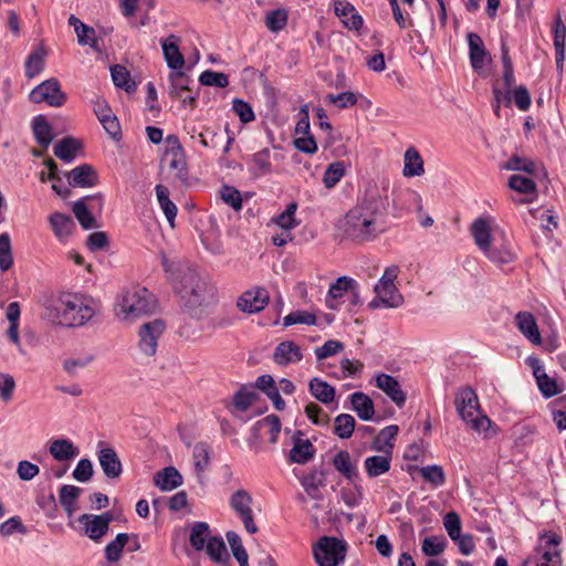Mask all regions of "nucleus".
Instances as JSON below:
<instances>
[{"label": "nucleus", "mask_w": 566, "mask_h": 566, "mask_svg": "<svg viewBox=\"0 0 566 566\" xmlns=\"http://www.w3.org/2000/svg\"><path fill=\"white\" fill-rule=\"evenodd\" d=\"M303 358L301 348L292 340L281 342L274 349L273 359L277 365L286 366Z\"/></svg>", "instance_id": "nucleus-24"}, {"label": "nucleus", "mask_w": 566, "mask_h": 566, "mask_svg": "<svg viewBox=\"0 0 566 566\" xmlns=\"http://www.w3.org/2000/svg\"><path fill=\"white\" fill-rule=\"evenodd\" d=\"M264 427L269 428V432L271 436L270 442L276 443L279 433L281 431L280 418L276 415H269L265 418L256 421L251 428L252 434L255 439L260 438V432H261L262 428H264Z\"/></svg>", "instance_id": "nucleus-38"}, {"label": "nucleus", "mask_w": 566, "mask_h": 566, "mask_svg": "<svg viewBox=\"0 0 566 566\" xmlns=\"http://www.w3.org/2000/svg\"><path fill=\"white\" fill-rule=\"evenodd\" d=\"M308 390L312 396L325 405L334 400L336 392L334 387L317 377L311 379Z\"/></svg>", "instance_id": "nucleus-41"}, {"label": "nucleus", "mask_w": 566, "mask_h": 566, "mask_svg": "<svg viewBox=\"0 0 566 566\" xmlns=\"http://www.w3.org/2000/svg\"><path fill=\"white\" fill-rule=\"evenodd\" d=\"M552 416L557 429L566 430V395L552 402Z\"/></svg>", "instance_id": "nucleus-59"}, {"label": "nucleus", "mask_w": 566, "mask_h": 566, "mask_svg": "<svg viewBox=\"0 0 566 566\" xmlns=\"http://www.w3.org/2000/svg\"><path fill=\"white\" fill-rule=\"evenodd\" d=\"M206 553L213 562L218 564H222L229 560V554L222 537L210 536L206 545Z\"/></svg>", "instance_id": "nucleus-43"}, {"label": "nucleus", "mask_w": 566, "mask_h": 566, "mask_svg": "<svg viewBox=\"0 0 566 566\" xmlns=\"http://www.w3.org/2000/svg\"><path fill=\"white\" fill-rule=\"evenodd\" d=\"M165 329L166 323L160 318L144 323L139 327L138 332V347L140 352L147 356L155 355L157 350V342L164 334Z\"/></svg>", "instance_id": "nucleus-12"}, {"label": "nucleus", "mask_w": 566, "mask_h": 566, "mask_svg": "<svg viewBox=\"0 0 566 566\" xmlns=\"http://www.w3.org/2000/svg\"><path fill=\"white\" fill-rule=\"evenodd\" d=\"M178 41L179 38L171 34L168 39L161 42L163 53L167 65L174 71L182 70L185 66V59L180 53Z\"/></svg>", "instance_id": "nucleus-25"}, {"label": "nucleus", "mask_w": 566, "mask_h": 566, "mask_svg": "<svg viewBox=\"0 0 566 566\" xmlns=\"http://www.w3.org/2000/svg\"><path fill=\"white\" fill-rule=\"evenodd\" d=\"M103 206V196L101 193L85 196L73 203L72 211L84 230H90L96 227V220L90 211L97 209L101 210Z\"/></svg>", "instance_id": "nucleus-11"}, {"label": "nucleus", "mask_w": 566, "mask_h": 566, "mask_svg": "<svg viewBox=\"0 0 566 566\" xmlns=\"http://www.w3.org/2000/svg\"><path fill=\"white\" fill-rule=\"evenodd\" d=\"M32 133L36 143L46 150L54 139L53 128L44 115L34 116L32 119Z\"/></svg>", "instance_id": "nucleus-26"}, {"label": "nucleus", "mask_w": 566, "mask_h": 566, "mask_svg": "<svg viewBox=\"0 0 566 566\" xmlns=\"http://www.w3.org/2000/svg\"><path fill=\"white\" fill-rule=\"evenodd\" d=\"M469 57L472 69L480 73L491 60L482 38L474 33H468Z\"/></svg>", "instance_id": "nucleus-17"}, {"label": "nucleus", "mask_w": 566, "mask_h": 566, "mask_svg": "<svg viewBox=\"0 0 566 566\" xmlns=\"http://www.w3.org/2000/svg\"><path fill=\"white\" fill-rule=\"evenodd\" d=\"M355 285L356 281L348 276H340L333 284H331L328 290L329 298L326 300L328 308L336 310V300L340 298L344 293L348 292L350 289H355Z\"/></svg>", "instance_id": "nucleus-33"}, {"label": "nucleus", "mask_w": 566, "mask_h": 566, "mask_svg": "<svg viewBox=\"0 0 566 566\" xmlns=\"http://www.w3.org/2000/svg\"><path fill=\"white\" fill-rule=\"evenodd\" d=\"M399 432V428L396 424H390L385 427L379 431L376 436L371 449L378 452H382L384 454L392 453L394 441L396 440Z\"/></svg>", "instance_id": "nucleus-30"}, {"label": "nucleus", "mask_w": 566, "mask_h": 566, "mask_svg": "<svg viewBox=\"0 0 566 566\" xmlns=\"http://www.w3.org/2000/svg\"><path fill=\"white\" fill-rule=\"evenodd\" d=\"M296 209V202L289 203L283 212L272 218V222L286 231L294 229L298 224L295 219Z\"/></svg>", "instance_id": "nucleus-51"}, {"label": "nucleus", "mask_w": 566, "mask_h": 566, "mask_svg": "<svg viewBox=\"0 0 566 566\" xmlns=\"http://www.w3.org/2000/svg\"><path fill=\"white\" fill-rule=\"evenodd\" d=\"M69 185L73 188L94 187L98 182V176L88 164L80 165L67 172Z\"/></svg>", "instance_id": "nucleus-18"}, {"label": "nucleus", "mask_w": 566, "mask_h": 566, "mask_svg": "<svg viewBox=\"0 0 566 566\" xmlns=\"http://www.w3.org/2000/svg\"><path fill=\"white\" fill-rule=\"evenodd\" d=\"M129 535L127 533H118L112 542L105 546V557L108 562L115 563L122 558L123 549L128 543Z\"/></svg>", "instance_id": "nucleus-48"}, {"label": "nucleus", "mask_w": 566, "mask_h": 566, "mask_svg": "<svg viewBox=\"0 0 566 566\" xmlns=\"http://www.w3.org/2000/svg\"><path fill=\"white\" fill-rule=\"evenodd\" d=\"M509 187L525 195L536 192V184L531 178L521 175H512L509 179Z\"/></svg>", "instance_id": "nucleus-61"}, {"label": "nucleus", "mask_w": 566, "mask_h": 566, "mask_svg": "<svg viewBox=\"0 0 566 566\" xmlns=\"http://www.w3.org/2000/svg\"><path fill=\"white\" fill-rule=\"evenodd\" d=\"M326 475L327 470L321 467L319 469L311 470L301 479V484L311 499L321 500L323 497L319 488L325 485Z\"/></svg>", "instance_id": "nucleus-20"}, {"label": "nucleus", "mask_w": 566, "mask_h": 566, "mask_svg": "<svg viewBox=\"0 0 566 566\" xmlns=\"http://www.w3.org/2000/svg\"><path fill=\"white\" fill-rule=\"evenodd\" d=\"M220 197L227 205H229L235 211L241 209L242 198L240 191L237 188L228 185L222 186L220 189Z\"/></svg>", "instance_id": "nucleus-64"}, {"label": "nucleus", "mask_w": 566, "mask_h": 566, "mask_svg": "<svg viewBox=\"0 0 566 566\" xmlns=\"http://www.w3.org/2000/svg\"><path fill=\"white\" fill-rule=\"evenodd\" d=\"M97 458L104 474L108 479H116L120 476L123 467L114 448L106 446L103 441H99Z\"/></svg>", "instance_id": "nucleus-16"}, {"label": "nucleus", "mask_w": 566, "mask_h": 566, "mask_svg": "<svg viewBox=\"0 0 566 566\" xmlns=\"http://www.w3.org/2000/svg\"><path fill=\"white\" fill-rule=\"evenodd\" d=\"M270 301L269 291L264 287L256 286L245 291L237 302L238 307L245 313L254 314L262 311Z\"/></svg>", "instance_id": "nucleus-15"}, {"label": "nucleus", "mask_w": 566, "mask_h": 566, "mask_svg": "<svg viewBox=\"0 0 566 566\" xmlns=\"http://www.w3.org/2000/svg\"><path fill=\"white\" fill-rule=\"evenodd\" d=\"M49 222L54 234L60 240L67 238L74 228L73 219L70 216L60 212L52 213L49 217Z\"/></svg>", "instance_id": "nucleus-39"}, {"label": "nucleus", "mask_w": 566, "mask_h": 566, "mask_svg": "<svg viewBox=\"0 0 566 566\" xmlns=\"http://www.w3.org/2000/svg\"><path fill=\"white\" fill-rule=\"evenodd\" d=\"M169 82V94L171 97L179 98L184 104H189L191 107L196 106L198 95H193L190 87L193 81L182 70L170 72Z\"/></svg>", "instance_id": "nucleus-14"}, {"label": "nucleus", "mask_w": 566, "mask_h": 566, "mask_svg": "<svg viewBox=\"0 0 566 566\" xmlns=\"http://www.w3.org/2000/svg\"><path fill=\"white\" fill-rule=\"evenodd\" d=\"M518 331L534 345L542 344L541 333L534 315L530 312H518L515 315Z\"/></svg>", "instance_id": "nucleus-21"}, {"label": "nucleus", "mask_w": 566, "mask_h": 566, "mask_svg": "<svg viewBox=\"0 0 566 566\" xmlns=\"http://www.w3.org/2000/svg\"><path fill=\"white\" fill-rule=\"evenodd\" d=\"M391 455H373L368 457L364 461L366 473L369 478H377L381 474L387 473L390 470Z\"/></svg>", "instance_id": "nucleus-35"}, {"label": "nucleus", "mask_w": 566, "mask_h": 566, "mask_svg": "<svg viewBox=\"0 0 566 566\" xmlns=\"http://www.w3.org/2000/svg\"><path fill=\"white\" fill-rule=\"evenodd\" d=\"M82 149V143L71 136L64 137L54 145V155L65 163H72L76 153Z\"/></svg>", "instance_id": "nucleus-31"}, {"label": "nucleus", "mask_w": 566, "mask_h": 566, "mask_svg": "<svg viewBox=\"0 0 566 566\" xmlns=\"http://www.w3.org/2000/svg\"><path fill=\"white\" fill-rule=\"evenodd\" d=\"M374 291L385 307H398L402 303V296L392 282L378 281Z\"/></svg>", "instance_id": "nucleus-28"}, {"label": "nucleus", "mask_w": 566, "mask_h": 566, "mask_svg": "<svg viewBox=\"0 0 566 566\" xmlns=\"http://www.w3.org/2000/svg\"><path fill=\"white\" fill-rule=\"evenodd\" d=\"M229 504L242 521L247 532L250 534H255L258 532V526L253 518V512L251 507L252 496L250 495V493L245 490L235 491L231 495Z\"/></svg>", "instance_id": "nucleus-10"}, {"label": "nucleus", "mask_w": 566, "mask_h": 566, "mask_svg": "<svg viewBox=\"0 0 566 566\" xmlns=\"http://www.w3.org/2000/svg\"><path fill=\"white\" fill-rule=\"evenodd\" d=\"M256 398L258 395L255 391L248 390L245 387H242L235 392L233 397V405L240 411H245L252 406Z\"/></svg>", "instance_id": "nucleus-63"}, {"label": "nucleus", "mask_w": 566, "mask_h": 566, "mask_svg": "<svg viewBox=\"0 0 566 566\" xmlns=\"http://www.w3.org/2000/svg\"><path fill=\"white\" fill-rule=\"evenodd\" d=\"M530 365L533 368V374L534 377L536 378L537 386L545 398H551L560 392V389L558 388L556 380L551 378L545 373L543 366L539 365V361L537 359L531 358Z\"/></svg>", "instance_id": "nucleus-23"}, {"label": "nucleus", "mask_w": 566, "mask_h": 566, "mask_svg": "<svg viewBox=\"0 0 566 566\" xmlns=\"http://www.w3.org/2000/svg\"><path fill=\"white\" fill-rule=\"evenodd\" d=\"M29 98L35 104L45 102L52 107H60L65 103L66 95L62 92L60 82L52 77L35 86Z\"/></svg>", "instance_id": "nucleus-9"}, {"label": "nucleus", "mask_w": 566, "mask_h": 566, "mask_svg": "<svg viewBox=\"0 0 566 566\" xmlns=\"http://www.w3.org/2000/svg\"><path fill=\"white\" fill-rule=\"evenodd\" d=\"M474 243L495 264H509L516 254L503 230L492 229L489 218H478L470 227Z\"/></svg>", "instance_id": "nucleus-2"}, {"label": "nucleus", "mask_w": 566, "mask_h": 566, "mask_svg": "<svg viewBox=\"0 0 566 566\" xmlns=\"http://www.w3.org/2000/svg\"><path fill=\"white\" fill-rule=\"evenodd\" d=\"M45 51L43 48H38L30 53L25 61V76L32 78L40 74L44 69Z\"/></svg>", "instance_id": "nucleus-49"}, {"label": "nucleus", "mask_w": 566, "mask_h": 566, "mask_svg": "<svg viewBox=\"0 0 566 566\" xmlns=\"http://www.w3.org/2000/svg\"><path fill=\"white\" fill-rule=\"evenodd\" d=\"M334 11L347 29L358 31L363 27L361 15L348 1L334 0Z\"/></svg>", "instance_id": "nucleus-19"}, {"label": "nucleus", "mask_w": 566, "mask_h": 566, "mask_svg": "<svg viewBox=\"0 0 566 566\" xmlns=\"http://www.w3.org/2000/svg\"><path fill=\"white\" fill-rule=\"evenodd\" d=\"M111 75L115 86L124 88L127 93L136 91L137 85L135 81L132 80L130 73L125 66L119 64L112 66Z\"/></svg>", "instance_id": "nucleus-42"}, {"label": "nucleus", "mask_w": 566, "mask_h": 566, "mask_svg": "<svg viewBox=\"0 0 566 566\" xmlns=\"http://www.w3.org/2000/svg\"><path fill=\"white\" fill-rule=\"evenodd\" d=\"M156 196L158 203L164 211L167 221L171 226V228L175 227V219L177 216V206L170 200L169 198V190L164 185H157L155 187Z\"/></svg>", "instance_id": "nucleus-37"}, {"label": "nucleus", "mask_w": 566, "mask_h": 566, "mask_svg": "<svg viewBox=\"0 0 566 566\" xmlns=\"http://www.w3.org/2000/svg\"><path fill=\"white\" fill-rule=\"evenodd\" d=\"M192 133H196L195 129ZM191 138H198L199 143L207 148H217L223 142V134L221 130H216L212 128H206L202 132H199L197 135L192 134Z\"/></svg>", "instance_id": "nucleus-53"}, {"label": "nucleus", "mask_w": 566, "mask_h": 566, "mask_svg": "<svg viewBox=\"0 0 566 566\" xmlns=\"http://www.w3.org/2000/svg\"><path fill=\"white\" fill-rule=\"evenodd\" d=\"M82 493V489L75 485L65 484L60 488L59 500L67 516L75 512V503Z\"/></svg>", "instance_id": "nucleus-40"}, {"label": "nucleus", "mask_w": 566, "mask_h": 566, "mask_svg": "<svg viewBox=\"0 0 566 566\" xmlns=\"http://www.w3.org/2000/svg\"><path fill=\"white\" fill-rule=\"evenodd\" d=\"M345 175V166L343 161H335L327 166L323 175V182L326 188L335 187Z\"/></svg>", "instance_id": "nucleus-54"}, {"label": "nucleus", "mask_w": 566, "mask_h": 566, "mask_svg": "<svg viewBox=\"0 0 566 566\" xmlns=\"http://www.w3.org/2000/svg\"><path fill=\"white\" fill-rule=\"evenodd\" d=\"M376 386L382 390L398 407L405 405L406 395L395 377L388 374H379L376 377Z\"/></svg>", "instance_id": "nucleus-22"}, {"label": "nucleus", "mask_w": 566, "mask_h": 566, "mask_svg": "<svg viewBox=\"0 0 566 566\" xmlns=\"http://www.w3.org/2000/svg\"><path fill=\"white\" fill-rule=\"evenodd\" d=\"M163 266L165 272L170 274L175 292L181 297L191 315L200 306L213 300L214 287L187 263L165 258Z\"/></svg>", "instance_id": "nucleus-1"}, {"label": "nucleus", "mask_w": 566, "mask_h": 566, "mask_svg": "<svg viewBox=\"0 0 566 566\" xmlns=\"http://www.w3.org/2000/svg\"><path fill=\"white\" fill-rule=\"evenodd\" d=\"M325 101L336 105L338 108H348L357 104V95L354 92L347 91L339 94H327Z\"/></svg>", "instance_id": "nucleus-62"}, {"label": "nucleus", "mask_w": 566, "mask_h": 566, "mask_svg": "<svg viewBox=\"0 0 566 566\" xmlns=\"http://www.w3.org/2000/svg\"><path fill=\"white\" fill-rule=\"evenodd\" d=\"M346 552V542L334 536H322L313 545V555L318 566H339Z\"/></svg>", "instance_id": "nucleus-7"}, {"label": "nucleus", "mask_w": 566, "mask_h": 566, "mask_svg": "<svg viewBox=\"0 0 566 566\" xmlns=\"http://www.w3.org/2000/svg\"><path fill=\"white\" fill-rule=\"evenodd\" d=\"M165 159L168 160V167L175 172V177L182 184L188 180V168L186 163L185 153L165 154Z\"/></svg>", "instance_id": "nucleus-44"}, {"label": "nucleus", "mask_w": 566, "mask_h": 566, "mask_svg": "<svg viewBox=\"0 0 566 566\" xmlns=\"http://www.w3.org/2000/svg\"><path fill=\"white\" fill-rule=\"evenodd\" d=\"M353 410L357 413L358 418L368 421L375 416V406L371 398L361 392L356 391L349 396Z\"/></svg>", "instance_id": "nucleus-29"}, {"label": "nucleus", "mask_w": 566, "mask_h": 566, "mask_svg": "<svg viewBox=\"0 0 566 566\" xmlns=\"http://www.w3.org/2000/svg\"><path fill=\"white\" fill-rule=\"evenodd\" d=\"M265 25L271 32H280L286 27L287 12L284 9L270 11L265 15Z\"/></svg>", "instance_id": "nucleus-56"}, {"label": "nucleus", "mask_w": 566, "mask_h": 566, "mask_svg": "<svg viewBox=\"0 0 566 566\" xmlns=\"http://www.w3.org/2000/svg\"><path fill=\"white\" fill-rule=\"evenodd\" d=\"M93 315L94 310L86 300L74 294L62 295L54 304L46 306V316L67 327L83 326Z\"/></svg>", "instance_id": "nucleus-4"}, {"label": "nucleus", "mask_w": 566, "mask_h": 566, "mask_svg": "<svg viewBox=\"0 0 566 566\" xmlns=\"http://www.w3.org/2000/svg\"><path fill=\"white\" fill-rule=\"evenodd\" d=\"M209 525L206 522H196L191 527L189 542L193 549L202 551L208 542Z\"/></svg>", "instance_id": "nucleus-47"}, {"label": "nucleus", "mask_w": 566, "mask_h": 566, "mask_svg": "<svg viewBox=\"0 0 566 566\" xmlns=\"http://www.w3.org/2000/svg\"><path fill=\"white\" fill-rule=\"evenodd\" d=\"M199 83L205 86L224 88L229 85V77L224 73L207 70L200 74Z\"/></svg>", "instance_id": "nucleus-58"}, {"label": "nucleus", "mask_w": 566, "mask_h": 566, "mask_svg": "<svg viewBox=\"0 0 566 566\" xmlns=\"http://www.w3.org/2000/svg\"><path fill=\"white\" fill-rule=\"evenodd\" d=\"M501 53H502V63H503V82L505 84V87L510 88L514 82V70H513V63L510 57L509 53V46L504 41L501 43Z\"/></svg>", "instance_id": "nucleus-60"}, {"label": "nucleus", "mask_w": 566, "mask_h": 566, "mask_svg": "<svg viewBox=\"0 0 566 566\" xmlns=\"http://www.w3.org/2000/svg\"><path fill=\"white\" fill-rule=\"evenodd\" d=\"M50 454L57 461H69L78 454V449L69 439H55L49 448Z\"/></svg>", "instance_id": "nucleus-34"}, {"label": "nucleus", "mask_w": 566, "mask_h": 566, "mask_svg": "<svg viewBox=\"0 0 566 566\" xmlns=\"http://www.w3.org/2000/svg\"><path fill=\"white\" fill-rule=\"evenodd\" d=\"M155 295L146 287L134 286L124 290L116 303V315L126 322L151 315L156 311Z\"/></svg>", "instance_id": "nucleus-5"}, {"label": "nucleus", "mask_w": 566, "mask_h": 566, "mask_svg": "<svg viewBox=\"0 0 566 566\" xmlns=\"http://www.w3.org/2000/svg\"><path fill=\"white\" fill-rule=\"evenodd\" d=\"M211 449L206 442H198L193 446L192 458L195 470L201 475L210 464Z\"/></svg>", "instance_id": "nucleus-46"}, {"label": "nucleus", "mask_w": 566, "mask_h": 566, "mask_svg": "<svg viewBox=\"0 0 566 566\" xmlns=\"http://www.w3.org/2000/svg\"><path fill=\"white\" fill-rule=\"evenodd\" d=\"M69 24L74 28V31L77 35V41L81 45H86L87 43H91L92 35H95V30L93 28L83 23L74 14L70 15Z\"/></svg>", "instance_id": "nucleus-55"}, {"label": "nucleus", "mask_w": 566, "mask_h": 566, "mask_svg": "<svg viewBox=\"0 0 566 566\" xmlns=\"http://www.w3.org/2000/svg\"><path fill=\"white\" fill-rule=\"evenodd\" d=\"M386 229L384 214L378 205L365 201L350 209L345 218L346 234L357 241H369Z\"/></svg>", "instance_id": "nucleus-3"}, {"label": "nucleus", "mask_w": 566, "mask_h": 566, "mask_svg": "<svg viewBox=\"0 0 566 566\" xmlns=\"http://www.w3.org/2000/svg\"><path fill=\"white\" fill-rule=\"evenodd\" d=\"M114 520L111 512L99 515L82 514L78 523L84 527V534L94 542H99L108 532L109 524Z\"/></svg>", "instance_id": "nucleus-13"}, {"label": "nucleus", "mask_w": 566, "mask_h": 566, "mask_svg": "<svg viewBox=\"0 0 566 566\" xmlns=\"http://www.w3.org/2000/svg\"><path fill=\"white\" fill-rule=\"evenodd\" d=\"M560 541L562 537L553 532L539 535L533 554V564L536 566H562V557L558 551Z\"/></svg>", "instance_id": "nucleus-8"}, {"label": "nucleus", "mask_w": 566, "mask_h": 566, "mask_svg": "<svg viewBox=\"0 0 566 566\" xmlns=\"http://www.w3.org/2000/svg\"><path fill=\"white\" fill-rule=\"evenodd\" d=\"M315 447L312 442L301 438L294 439V446L290 451V461L297 464L307 463L315 454Z\"/></svg>", "instance_id": "nucleus-32"}, {"label": "nucleus", "mask_w": 566, "mask_h": 566, "mask_svg": "<svg viewBox=\"0 0 566 566\" xmlns=\"http://www.w3.org/2000/svg\"><path fill=\"white\" fill-rule=\"evenodd\" d=\"M356 421L352 415L340 413L335 418L334 433L339 439H348L355 430Z\"/></svg>", "instance_id": "nucleus-50"}, {"label": "nucleus", "mask_w": 566, "mask_h": 566, "mask_svg": "<svg viewBox=\"0 0 566 566\" xmlns=\"http://www.w3.org/2000/svg\"><path fill=\"white\" fill-rule=\"evenodd\" d=\"M154 484L164 492L177 489L182 484V475L174 467H167L154 475Z\"/></svg>", "instance_id": "nucleus-27"}, {"label": "nucleus", "mask_w": 566, "mask_h": 566, "mask_svg": "<svg viewBox=\"0 0 566 566\" xmlns=\"http://www.w3.org/2000/svg\"><path fill=\"white\" fill-rule=\"evenodd\" d=\"M454 405L461 419L474 431L481 433L490 428L491 420L482 413L478 395L471 387H464L457 391Z\"/></svg>", "instance_id": "nucleus-6"}, {"label": "nucleus", "mask_w": 566, "mask_h": 566, "mask_svg": "<svg viewBox=\"0 0 566 566\" xmlns=\"http://www.w3.org/2000/svg\"><path fill=\"white\" fill-rule=\"evenodd\" d=\"M502 168L513 171H524L533 175L535 172L536 164L527 157L513 155L504 165H502Z\"/></svg>", "instance_id": "nucleus-52"}, {"label": "nucleus", "mask_w": 566, "mask_h": 566, "mask_svg": "<svg viewBox=\"0 0 566 566\" xmlns=\"http://www.w3.org/2000/svg\"><path fill=\"white\" fill-rule=\"evenodd\" d=\"M13 264L11 240L8 233L0 234V270L8 271Z\"/></svg>", "instance_id": "nucleus-57"}, {"label": "nucleus", "mask_w": 566, "mask_h": 566, "mask_svg": "<svg viewBox=\"0 0 566 566\" xmlns=\"http://www.w3.org/2000/svg\"><path fill=\"white\" fill-rule=\"evenodd\" d=\"M423 171V160L418 150L410 147L405 153L403 176H419Z\"/></svg>", "instance_id": "nucleus-45"}, {"label": "nucleus", "mask_w": 566, "mask_h": 566, "mask_svg": "<svg viewBox=\"0 0 566 566\" xmlns=\"http://www.w3.org/2000/svg\"><path fill=\"white\" fill-rule=\"evenodd\" d=\"M333 464L335 469L350 482L358 478L357 468L353 463L348 451H338L333 459Z\"/></svg>", "instance_id": "nucleus-36"}]
</instances>
